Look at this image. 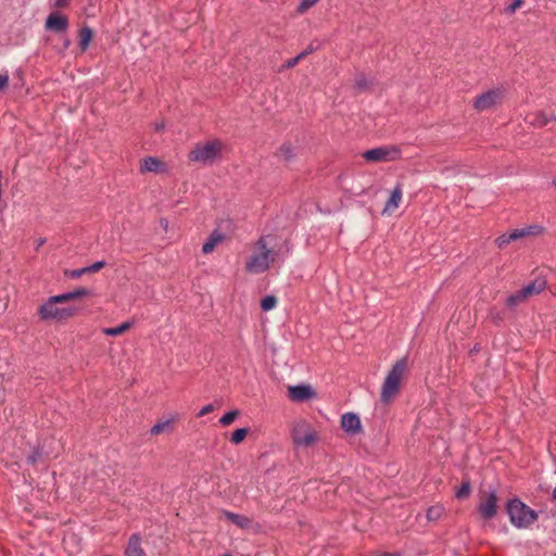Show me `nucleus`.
Masks as SVG:
<instances>
[{
    "label": "nucleus",
    "instance_id": "nucleus-1",
    "mask_svg": "<svg viewBox=\"0 0 556 556\" xmlns=\"http://www.w3.org/2000/svg\"><path fill=\"white\" fill-rule=\"evenodd\" d=\"M279 261H282V256L274 243V238L269 235L262 236L251 248V254L245 262V270L254 275L262 274Z\"/></svg>",
    "mask_w": 556,
    "mask_h": 556
},
{
    "label": "nucleus",
    "instance_id": "nucleus-2",
    "mask_svg": "<svg viewBox=\"0 0 556 556\" xmlns=\"http://www.w3.org/2000/svg\"><path fill=\"white\" fill-rule=\"evenodd\" d=\"M406 369L407 357H402L389 370L381 388V401L383 403H389L391 399L399 392L401 381L406 372Z\"/></svg>",
    "mask_w": 556,
    "mask_h": 556
},
{
    "label": "nucleus",
    "instance_id": "nucleus-3",
    "mask_svg": "<svg viewBox=\"0 0 556 556\" xmlns=\"http://www.w3.org/2000/svg\"><path fill=\"white\" fill-rule=\"evenodd\" d=\"M507 514L517 528H528L538 519V514L518 498L508 502Z\"/></svg>",
    "mask_w": 556,
    "mask_h": 556
},
{
    "label": "nucleus",
    "instance_id": "nucleus-4",
    "mask_svg": "<svg viewBox=\"0 0 556 556\" xmlns=\"http://www.w3.org/2000/svg\"><path fill=\"white\" fill-rule=\"evenodd\" d=\"M291 438L296 447L305 448L313 446L319 440L317 431L304 419L293 422Z\"/></svg>",
    "mask_w": 556,
    "mask_h": 556
},
{
    "label": "nucleus",
    "instance_id": "nucleus-5",
    "mask_svg": "<svg viewBox=\"0 0 556 556\" xmlns=\"http://www.w3.org/2000/svg\"><path fill=\"white\" fill-rule=\"evenodd\" d=\"M59 303L64 301L55 300L54 295L50 296L38 309V314L43 320H64L73 317L77 308L76 307H59Z\"/></svg>",
    "mask_w": 556,
    "mask_h": 556
},
{
    "label": "nucleus",
    "instance_id": "nucleus-6",
    "mask_svg": "<svg viewBox=\"0 0 556 556\" xmlns=\"http://www.w3.org/2000/svg\"><path fill=\"white\" fill-rule=\"evenodd\" d=\"M222 148V141L216 139L199 143L189 152V160L203 164L212 163L220 155Z\"/></svg>",
    "mask_w": 556,
    "mask_h": 556
},
{
    "label": "nucleus",
    "instance_id": "nucleus-7",
    "mask_svg": "<svg viewBox=\"0 0 556 556\" xmlns=\"http://www.w3.org/2000/svg\"><path fill=\"white\" fill-rule=\"evenodd\" d=\"M503 98L504 90L501 88L490 89L475 99L473 108L479 112L486 111L500 104Z\"/></svg>",
    "mask_w": 556,
    "mask_h": 556
},
{
    "label": "nucleus",
    "instance_id": "nucleus-8",
    "mask_svg": "<svg viewBox=\"0 0 556 556\" xmlns=\"http://www.w3.org/2000/svg\"><path fill=\"white\" fill-rule=\"evenodd\" d=\"M399 156L400 150L395 147H379L363 153V157L368 162L395 161Z\"/></svg>",
    "mask_w": 556,
    "mask_h": 556
},
{
    "label": "nucleus",
    "instance_id": "nucleus-9",
    "mask_svg": "<svg viewBox=\"0 0 556 556\" xmlns=\"http://www.w3.org/2000/svg\"><path fill=\"white\" fill-rule=\"evenodd\" d=\"M497 495L494 490L482 494L478 510L483 519L490 520L497 514Z\"/></svg>",
    "mask_w": 556,
    "mask_h": 556
},
{
    "label": "nucleus",
    "instance_id": "nucleus-10",
    "mask_svg": "<svg viewBox=\"0 0 556 556\" xmlns=\"http://www.w3.org/2000/svg\"><path fill=\"white\" fill-rule=\"evenodd\" d=\"M45 27L47 30L62 33L68 28V20L66 16L53 12L48 15Z\"/></svg>",
    "mask_w": 556,
    "mask_h": 556
},
{
    "label": "nucleus",
    "instance_id": "nucleus-11",
    "mask_svg": "<svg viewBox=\"0 0 556 556\" xmlns=\"http://www.w3.org/2000/svg\"><path fill=\"white\" fill-rule=\"evenodd\" d=\"M288 393L290 400L294 402H304L315 396V391L308 384L291 386Z\"/></svg>",
    "mask_w": 556,
    "mask_h": 556
},
{
    "label": "nucleus",
    "instance_id": "nucleus-12",
    "mask_svg": "<svg viewBox=\"0 0 556 556\" xmlns=\"http://www.w3.org/2000/svg\"><path fill=\"white\" fill-rule=\"evenodd\" d=\"M341 428L351 434L358 433L362 429V424L358 415L354 413H345L341 416Z\"/></svg>",
    "mask_w": 556,
    "mask_h": 556
},
{
    "label": "nucleus",
    "instance_id": "nucleus-13",
    "mask_svg": "<svg viewBox=\"0 0 556 556\" xmlns=\"http://www.w3.org/2000/svg\"><path fill=\"white\" fill-rule=\"evenodd\" d=\"M166 170V166L160 160L153 156H148L141 160L140 162V172L141 173H164Z\"/></svg>",
    "mask_w": 556,
    "mask_h": 556
},
{
    "label": "nucleus",
    "instance_id": "nucleus-14",
    "mask_svg": "<svg viewBox=\"0 0 556 556\" xmlns=\"http://www.w3.org/2000/svg\"><path fill=\"white\" fill-rule=\"evenodd\" d=\"M126 556H148L141 546V536L134 533L129 540L125 551Z\"/></svg>",
    "mask_w": 556,
    "mask_h": 556
},
{
    "label": "nucleus",
    "instance_id": "nucleus-15",
    "mask_svg": "<svg viewBox=\"0 0 556 556\" xmlns=\"http://www.w3.org/2000/svg\"><path fill=\"white\" fill-rule=\"evenodd\" d=\"M401 200H402V187L400 184H397L395 186V188L393 189V191L391 192L389 200L386 203L383 213L391 214L392 212H394L399 207Z\"/></svg>",
    "mask_w": 556,
    "mask_h": 556
},
{
    "label": "nucleus",
    "instance_id": "nucleus-16",
    "mask_svg": "<svg viewBox=\"0 0 556 556\" xmlns=\"http://www.w3.org/2000/svg\"><path fill=\"white\" fill-rule=\"evenodd\" d=\"M515 236L518 239H522L526 237H536L544 232V227L541 225H529L522 228L514 229Z\"/></svg>",
    "mask_w": 556,
    "mask_h": 556
},
{
    "label": "nucleus",
    "instance_id": "nucleus-17",
    "mask_svg": "<svg viewBox=\"0 0 556 556\" xmlns=\"http://www.w3.org/2000/svg\"><path fill=\"white\" fill-rule=\"evenodd\" d=\"M225 239V236L218 231L214 230L210 238L202 245V252L204 254H210L214 251L215 247Z\"/></svg>",
    "mask_w": 556,
    "mask_h": 556
},
{
    "label": "nucleus",
    "instance_id": "nucleus-18",
    "mask_svg": "<svg viewBox=\"0 0 556 556\" xmlns=\"http://www.w3.org/2000/svg\"><path fill=\"white\" fill-rule=\"evenodd\" d=\"M545 285L544 280L538 279L522 287L520 290L522 291V295L526 299H529L532 295L541 293L544 290Z\"/></svg>",
    "mask_w": 556,
    "mask_h": 556
},
{
    "label": "nucleus",
    "instance_id": "nucleus-19",
    "mask_svg": "<svg viewBox=\"0 0 556 556\" xmlns=\"http://www.w3.org/2000/svg\"><path fill=\"white\" fill-rule=\"evenodd\" d=\"M224 516L229 521H231L232 523H235L236 526H238L241 529H248L251 526V519L243 515H239V514H236L232 511L225 510Z\"/></svg>",
    "mask_w": 556,
    "mask_h": 556
},
{
    "label": "nucleus",
    "instance_id": "nucleus-20",
    "mask_svg": "<svg viewBox=\"0 0 556 556\" xmlns=\"http://www.w3.org/2000/svg\"><path fill=\"white\" fill-rule=\"evenodd\" d=\"M90 295V291L86 288H77L74 291L65 292L59 295H54L55 300L68 302L71 300L80 299Z\"/></svg>",
    "mask_w": 556,
    "mask_h": 556
},
{
    "label": "nucleus",
    "instance_id": "nucleus-21",
    "mask_svg": "<svg viewBox=\"0 0 556 556\" xmlns=\"http://www.w3.org/2000/svg\"><path fill=\"white\" fill-rule=\"evenodd\" d=\"M528 118H529L530 124L538 126V127H543V126L547 125L548 123L554 122L556 119V116L553 113L546 114L543 112H539V113H535L533 115V117L529 116Z\"/></svg>",
    "mask_w": 556,
    "mask_h": 556
},
{
    "label": "nucleus",
    "instance_id": "nucleus-22",
    "mask_svg": "<svg viewBox=\"0 0 556 556\" xmlns=\"http://www.w3.org/2000/svg\"><path fill=\"white\" fill-rule=\"evenodd\" d=\"M177 416L174 415L166 420H162L156 422L150 430L152 435H157L164 431H169L172 429V425L176 421Z\"/></svg>",
    "mask_w": 556,
    "mask_h": 556
},
{
    "label": "nucleus",
    "instance_id": "nucleus-23",
    "mask_svg": "<svg viewBox=\"0 0 556 556\" xmlns=\"http://www.w3.org/2000/svg\"><path fill=\"white\" fill-rule=\"evenodd\" d=\"M131 327H132L131 321H124L123 324H121L119 326H116V327L103 328L102 332L105 336L117 337V336L123 334L127 330H129Z\"/></svg>",
    "mask_w": 556,
    "mask_h": 556
},
{
    "label": "nucleus",
    "instance_id": "nucleus-24",
    "mask_svg": "<svg viewBox=\"0 0 556 556\" xmlns=\"http://www.w3.org/2000/svg\"><path fill=\"white\" fill-rule=\"evenodd\" d=\"M91 38H92V30L91 28L85 26L80 29L79 31V47L81 49V51H85L90 41H91Z\"/></svg>",
    "mask_w": 556,
    "mask_h": 556
},
{
    "label": "nucleus",
    "instance_id": "nucleus-25",
    "mask_svg": "<svg viewBox=\"0 0 556 556\" xmlns=\"http://www.w3.org/2000/svg\"><path fill=\"white\" fill-rule=\"evenodd\" d=\"M278 156L283 161H291L295 156V149L291 143H283L278 150Z\"/></svg>",
    "mask_w": 556,
    "mask_h": 556
},
{
    "label": "nucleus",
    "instance_id": "nucleus-26",
    "mask_svg": "<svg viewBox=\"0 0 556 556\" xmlns=\"http://www.w3.org/2000/svg\"><path fill=\"white\" fill-rule=\"evenodd\" d=\"M517 238L515 236V231L511 230L510 232L503 233L500 237L495 239V244L498 249L506 248L510 242L516 241Z\"/></svg>",
    "mask_w": 556,
    "mask_h": 556
},
{
    "label": "nucleus",
    "instance_id": "nucleus-27",
    "mask_svg": "<svg viewBox=\"0 0 556 556\" xmlns=\"http://www.w3.org/2000/svg\"><path fill=\"white\" fill-rule=\"evenodd\" d=\"M444 507L442 505H433L427 510V519L429 521H437L444 515Z\"/></svg>",
    "mask_w": 556,
    "mask_h": 556
},
{
    "label": "nucleus",
    "instance_id": "nucleus-28",
    "mask_svg": "<svg viewBox=\"0 0 556 556\" xmlns=\"http://www.w3.org/2000/svg\"><path fill=\"white\" fill-rule=\"evenodd\" d=\"M526 300L527 299L522 295V291L518 290L517 292L510 294L507 298L506 304H507L508 307L513 308V307L519 305L520 303H522Z\"/></svg>",
    "mask_w": 556,
    "mask_h": 556
},
{
    "label": "nucleus",
    "instance_id": "nucleus-29",
    "mask_svg": "<svg viewBox=\"0 0 556 556\" xmlns=\"http://www.w3.org/2000/svg\"><path fill=\"white\" fill-rule=\"evenodd\" d=\"M239 414H240V412L238 409L229 410L219 418V424L223 427H227L236 420V418L239 416Z\"/></svg>",
    "mask_w": 556,
    "mask_h": 556
},
{
    "label": "nucleus",
    "instance_id": "nucleus-30",
    "mask_svg": "<svg viewBox=\"0 0 556 556\" xmlns=\"http://www.w3.org/2000/svg\"><path fill=\"white\" fill-rule=\"evenodd\" d=\"M248 433H249V429L248 428H239V429H237L231 434V438H230L231 443H233L236 445L240 444L245 439Z\"/></svg>",
    "mask_w": 556,
    "mask_h": 556
},
{
    "label": "nucleus",
    "instance_id": "nucleus-31",
    "mask_svg": "<svg viewBox=\"0 0 556 556\" xmlns=\"http://www.w3.org/2000/svg\"><path fill=\"white\" fill-rule=\"evenodd\" d=\"M276 305H277V299L274 295H266L261 301V307L263 311H266V312L275 308Z\"/></svg>",
    "mask_w": 556,
    "mask_h": 556
},
{
    "label": "nucleus",
    "instance_id": "nucleus-32",
    "mask_svg": "<svg viewBox=\"0 0 556 556\" xmlns=\"http://www.w3.org/2000/svg\"><path fill=\"white\" fill-rule=\"evenodd\" d=\"M470 493V483L468 481H465L462 483L460 488L456 491V497L457 498H465Z\"/></svg>",
    "mask_w": 556,
    "mask_h": 556
},
{
    "label": "nucleus",
    "instance_id": "nucleus-33",
    "mask_svg": "<svg viewBox=\"0 0 556 556\" xmlns=\"http://www.w3.org/2000/svg\"><path fill=\"white\" fill-rule=\"evenodd\" d=\"M85 274H87L86 267L65 271V275L72 279L80 278Z\"/></svg>",
    "mask_w": 556,
    "mask_h": 556
},
{
    "label": "nucleus",
    "instance_id": "nucleus-34",
    "mask_svg": "<svg viewBox=\"0 0 556 556\" xmlns=\"http://www.w3.org/2000/svg\"><path fill=\"white\" fill-rule=\"evenodd\" d=\"M105 264L106 263L104 261H98L92 265L86 266L87 274L99 271L105 266Z\"/></svg>",
    "mask_w": 556,
    "mask_h": 556
},
{
    "label": "nucleus",
    "instance_id": "nucleus-35",
    "mask_svg": "<svg viewBox=\"0 0 556 556\" xmlns=\"http://www.w3.org/2000/svg\"><path fill=\"white\" fill-rule=\"evenodd\" d=\"M523 3V0H514L507 8H506V12L508 14H513L516 12V10L518 8H520Z\"/></svg>",
    "mask_w": 556,
    "mask_h": 556
},
{
    "label": "nucleus",
    "instance_id": "nucleus-36",
    "mask_svg": "<svg viewBox=\"0 0 556 556\" xmlns=\"http://www.w3.org/2000/svg\"><path fill=\"white\" fill-rule=\"evenodd\" d=\"M317 2H318V0H302L300 5H299V11L300 12H304L305 10H307L311 7H313Z\"/></svg>",
    "mask_w": 556,
    "mask_h": 556
},
{
    "label": "nucleus",
    "instance_id": "nucleus-37",
    "mask_svg": "<svg viewBox=\"0 0 556 556\" xmlns=\"http://www.w3.org/2000/svg\"><path fill=\"white\" fill-rule=\"evenodd\" d=\"M214 410V405L213 404H207L205 406H203L199 413H198V417H203L210 413H212Z\"/></svg>",
    "mask_w": 556,
    "mask_h": 556
},
{
    "label": "nucleus",
    "instance_id": "nucleus-38",
    "mask_svg": "<svg viewBox=\"0 0 556 556\" xmlns=\"http://www.w3.org/2000/svg\"><path fill=\"white\" fill-rule=\"evenodd\" d=\"M9 85V75L8 74H0V91L5 89Z\"/></svg>",
    "mask_w": 556,
    "mask_h": 556
},
{
    "label": "nucleus",
    "instance_id": "nucleus-39",
    "mask_svg": "<svg viewBox=\"0 0 556 556\" xmlns=\"http://www.w3.org/2000/svg\"><path fill=\"white\" fill-rule=\"evenodd\" d=\"M300 62V58H292L283 64V68H292Z\"/></svg>",
    "mask_w": 556,
    "mask_h": 556
},
{
    "label": "nucleus",
    "instance_id": "nucleus-40",
    "mask_svg": "<svg viewBox=\"0 0 556 556\" xmlns=\"http://www.w3.org/2000/svg\"><path fill=\"white\" fill-rule=\"evenodd\" d=\"M68 0H51V5L54 8H63L67 4Z\"/></svg>",
    "mask_w": 556,
    "mask_h": 556
},
{
    "label": "nucleus",
    "instance_id": "nucleus-41",
    "mask_svg": "<svg viewBox=\"0 0 556 556\" xmlns=\"http://www.w3.org/2000/svg\"><path fill=\"white\" fill-rule=\"evenodd\" d=\"M39 456L40 453L38 451H34L33 454L27 457V462L29 464H35Z\"/></svg>",
    "mask_w": 556,
    "mask_h": 556
},
{
    "label": "nucleus",
    "instance_id": "nucleus-42",
    "mask_svg": "<svg viewBox=\"0 0 556 556\" xmlns=\"http://www.w3.org/2000/svg\"><path fill=\"white\" fill-rule=\"evenodd\" d=\"M356 86L359 89H365L368 86V83H367V80L365 78H358L356 80Z\"/></svg>",
    "mask_w": 556,
    "mask_h": 556
},
{
    "label": "nucleus",
    "instance_id": "nucleus-43",
    "mask_svg": "<svg viewBox=\"0 0 556 556\" xmlns=\"http://www.w3.org/2000/svg\"><path fill=\"white\" fill-rule=\"evenodd\" d=\"M164 127H165V124H164V122H163V121H161V122H156V123L154 124V129H155L156 131H161V130H163V129H164Z\"/></svg>",
    "mask_w": 556,
    "mask_h": 556
},
{
    "label": "nucleus",
    "instance_id": "nucleus-44",
    "mask_svg": "<svg viewBox=\"0 0 556 556\" xmlns=\"http://www.w3.org/2000/svg\"><path fill=\"white\" fill-rule=\"evenodd\" d=\"M46 243V239L45 238H39L36 240V245H35V249L36 250H39L40 247H42L43 244Z\"/></svg>",
    "mask_w": 556,
    "mask_h": 556
},
{
    "label": "nucleus",
    "instance_id": "nucleus-45",
    "mask_svg": "<svg viewBox=\"0 0 556 556\" xmlns=\"http://www.w3.org/2000/svg\"><path fill=\"white\" fill-rule=\"evenodd\" d=\"M313 51V49H307L303 52H301L300 54L296 55V58H300V61L303 60L308 53H311Z\"/></svg>",
    "mask_w": 556,
    "mask_h": 556
},
{
    "label": "nucleus",
    "instance_id": "nucleus-46",
    "mask_svg": "<svg viewBox=\"0 0 556 556\" xmlns=\"http://www.w3.org/2000/svg\"><path fill=\"white\" fill-rule=\"evenodd\" d=\"M313 51V49H307L303 52H301L300 54L296 55V58H300V61L303 60L308 53H311Z\"/></svg>",
    "mask_w": 556,
    "mask_h": 556
},
{
    "label": "nucleus",
    "instance_id": "nucleus-47",
    "mask_svg": "<svg viewBox=\"0 0 556 556\" xmlns=\"http://www.w3.org/2000/svg\"><path fill=\"white\" fill-rule=\"evenodd\" d=\"M313 51V49H307L303 52H301L300 54L296 55V58H300V61L303 60L308 53H311Z\"/></svg>",
    "mask_w": 556,
    "mask_h": 556
},
{
    "label": "nucleus",
    "instance_id": "nucleus-48",
    "mask_svg": "<svg viewBox=\"0 0 556 556\" xmlns=\"http://www.w3.org/2000/svg\"><path fill=\"white\" fill-rule=\"evenodd\" d=\"M313 51V49H307L303 52H301L300 54L296 55V58H300V61L303 60L308 53H311Z\"/></svg>",
    "mask_w": 556,
    "mask_h": 556
},
{
    "label": "nucleus",
    "instance_id": "nucleus-49",
    "mask_svg": "<svg viewBox=\"0 0 556 556\" xmlns=\"http://www.w3.org/2000/svg\"><path fill=\"white\" fill-rule=\"evenodd\" d=\"M70 45H71L70 39H65L64 40V48L67 49L70 47Z\"/></svg>",
    "mask_w": 556,
    "mask_h": 556
},
{
    "label": "nucleus",
    "instance_id": "nucleus-50",
    "mask_svg": "<svg viewBox=\"0 0 556 556\" xmlns=\"http://www.w3.org/2000/svg\"><path fill=\"white\" fill-rule=\"evenodd\" d=\"M552 496H553V500L556 501V488L553 490Z\"/></svg>",
    "mask_w": 556,
    "mask_h": 556
},
{
    "label": "nucleus",
    "instance_id": "nucleus-51",
    "mask_svg": "<svg viewBox=\"0 0 556 556\" xmlns=\"http://www.w3.org/2000/svg\"><path fill=\"white\" fill-rule=\"evenodd\" d=\"M381 556H400V555H397V554H388V553H387V554H383V555H381Z\"/></svg>",
    "mask_w": 556,
    "mask_h": 556
},
{
    "label": "nucleus",
    "instance_id": "nucleus-52",
    "mask_svg": "<svg viewBox=\"0 0 556 556\" xmlns=\"http://www.w3.org/2000/svg\"><path fill=\"white\" fill-rule=\"evenodd\" d=\"M552 184L556 188V179H554Z\"/></svg>",
    "mask_w": 556,
    "mask_h": 556
}]
</instances>
